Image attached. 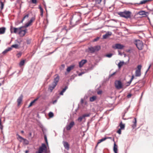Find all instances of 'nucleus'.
I'll use <instances>...</instances> for the list:
<instances>
[{
  "mask_svg": "<svg viewBox=\"0 0 153 153\" xmlns=\"http://www.w3.org/2000/svg\"><path fill=\"white\" fill-rule=\"evenodd\" d=\"M97 99V97L95 96H93L90 98V101L92 102L94 101Z\"/></svg>",
  "mask_w": 153,
  "mask_h": 153,
  "instance_id": "nucleus-26",
  "label": "nucleus"
},
{
  "mask_svg": "<svg viewBox=\"0 0 153 153\" xmlns=\"http://www.w3.org/2000/svg\"><path fill=\"white\" fill-rule=\"evenodd\" d=\"M134 121L133 122V124L132 126L133 129H134L136 127L137 125V119L136 118H134Z\"/></svg>",
  "mask_w": 153,
  "mask_h": 153,
  "instance_id": "nucleus-24",
  "label": "nucleus"
},
{
  "mask_svg": "<svg viewBox=\"0 0 153 153\" xmlns=\"http://www.w3.org/2000/svg\"><path fill=\"white\" fill-rule=\"evenodd\" d=\"M88 50H89V51L91 53H93L95 52L94 47H93L91 46L90 47H88Z\"/></svg>",
  "mask_w": 153,
  "mask_h": 153,
  "instance_id": "nucleus-23",
  "label": "nucleus"
},
{
  "mask_svg": "<svg viewBox=\"0 0 153 153\" xmlns=\"http://www.w3.org/2000/svg\"><path fill=\"white\" fill-rule=\"evenodd\" d=\"M74 125V121H71L70 123L68 125L66 126V130H69L73 127Z\"/></svg>",
  "mask_w": 153,
  "mask_h": 153,
  "instance_id": "nucleus-8",
  "label": "nucleus"
},
{
  "mask_svg": "<svg viewBox=\"0 0 153 153\" xmlns=\"http://www.w3.org/2000/svg\"><path fill=\"white\" fill-rule=\"evenodd\" d=\"M6 28L5 27H2L0 28V34H4Z\"/></svg>",
  "mask_w": 153,
  "mask_h": 153,
  "instance_id": "nucleus-21",
  "label": "nucleus"
},
{
  "mask_svg": "<svg viewBox=\"0 0 153 153\" xmlns=\"http://www.w3.org/2000/svg\"><path fill=\"white\" fill-rule=\"evenodd\" d=\"M48 116L50 118H52L53 117V113L51 111L48 114Z\"/></svg>",
  "mask_w": 153,
  "mask_h": 153,
  "instance_id": "nucleus-36",
  "label": "nucleus"
},
{
  "mask_svg": "<svg viewBox=\"0 0 153 153\" xmlns=\"http://www.w3.org/2000/svg\"><path fill=\"white\" fill-rule=\"evenodd\" d=\"M65 67V64L61 65V66L60 67L59 69L60 71H62L64 70Z\"/></svg>",
  "mask_w": 153,
  "mask_h": 153,
  "instance_id": "nucleus-33",
  "label": "nucleus"
},
{
  "mask_svg": "<svg viewBox=\"0 0 153 153\" xmlns=\"http://www.w3.org/2000/svg\"><path fill=\"white\" fill-rule=\"evenodd\" d=\"M119 126L120 127V129L122 130L124 129L125 127V124H123L122 122H121L119 124Z\"/></svg>",
  "mask_w": 153,
  "mask_h": 153,
  "instance_id": "nucleus-29",
  "label": "nucleus"
},
{
  "mask_svg": "<svg viewBox=\"0 0 153 153\" xmlns=\"http://www.w3.org/2000/svg\"><path fill=\"white\" fill-rule=\"evenodd\" d=\"M102 91L101 90H100L97 92V93L99 95L101 94L102 93Z\"/></svg>",
  "mask_w": 153,
  "mask_h": 153,
  "instance_id": "nucleus-61",
  "label": "nucleus"
},
{
  "mask_svg": "<svg viewBox=\"0 0 153 153\" xmlns=\"http://www.w3.org/2000/svg\"><path fill=\"white\" fill-rule=\"evenodd\" d=\"M31 2L33 4H36L37 2V0H31Z\"/></svg>",
  "mask_w": 153,
  "mask_h": 153,
  "instance_id": "nucleus-58",
  "label": "nucleus"
},
{
  "mask_svg": "<svg viewBox=\"0 0 153 153\" xmlns=\"http://www.w3.org/2000/svg\"><path fill=\"white\" fill-rule=\"evenodd\" d=\"M87 62L86 59H82L79 62V66L80 68L82 67L84 64L86 63Z\"/></svg>",
  "mask_w": 153,
  "mask_h": 153,
  "instance_id": "nucleus-12",
  "label": "nucleus"
},
{
  "mask_svg": "<svg viewBox=\"0 0 153 153\" xmlns=\"http://www.w3.org/2000/svg\"><path fill=\"white\" fill-rule=\"evenodd\" d=\"M3 126L2 124L1 118H0V129L2 130L3 129Z\"/></svg>",
  "mask_w": 153,
  "mask_h": 153,
  "instance_id": "nucleus-38",
  "label": "nucleus"
},
{
  "mask_svg": "<svg viewBox=\"0 0 153 153\" xmlns=\"http://www.w3.org/2000/svg\"><path fill=\"white\" fill-rule=\"evenodd\" d=\"M113 141H114V139H113ZM117 145L116 144L115 142H114V143L113 147V151L114 153H118L117 152Z\"/></svg>",
  "mask_w": 153,
  "mask_h": 153,
  "instance_id": "nucleus-15",
  "label": "nucleus"
},
{
  "mask_svg": "<svg viewBox=\"0 0 153 153\" xmlns=\"http://www.w3.org/2000/svg\"><path fill=\"white\" fill-rule=\"evenodd\" d=\"M84 74V72H81L78 74V75L79 76H81L82 74Z\"/></svg>",
  "mask_w": 153,
  "mask_h": 153,
  "instance_id": "nucleus-62",
  "label": "nucleus"
},
{
  "mask_svg": "<svg viewBox=\"0 0 153 153\" xmlns=\"http://www.w3.org/2000/svg\"><path fill=\"white\" fill-rule=\"evenodd\" d=\"M99 39L100 37H97L96 38H95L94 39V40H93V42H94L97 41Z\"/></svg>",
  "mask_w": 153,
  "mask_h": 153,
  "instance_id": "nucleus-53",
  "label": "nucleus"
},
{
  "mask_svg": "<svg viewBox=\"0 0 153 153\" xmlns=\"http://www.w3.org/2000/svg\"><path fill=\"white\" fill-rule=\"evenodd\" d=\"M40 127L42 129V131H43V128H44V126H43L42 125V124H41L40 125Z\"/></svg>",
  "mask_w": 153,
  "mask_h": 153,
  "instance_id": "nucleus-59",
  "label": "nucleus"
},
{
  "mask_svg": "<svg viewBox=\"0 0 153 153\" xmlns=\"http://www.w3.org/2000/svg\"><path fill=\"white\" fill-rule=\"evenodd\" d=\"M112 34V33L111 32H107L103 36V39H105L108 37L111 36Z\"/></svg>",
  "mask_w": 153,
  "mask_h": 153,
  "instance_id": "nucleus-11",
  "label": "nucleus"
},
{
  "mask_svg": "<svg viewBox=\"0 0 153 153\" xmlns=\"http://www.w3.org/2000/svg\"><path fill=\"white\" fill-rule=\"evenodd\" d=\"M44 140H45V141L46 143V144L47 145H48V140H47V136L45 134L44 135Z\"/></svg>",
  "mask_w": 153,
  "mask_h": 153,
  "instance_id": "nucleus-41",
  "label": "nucleus"
},
{
  "mask_svg": "<svg viewBox=\"0 0 153 153\" xmlns=\"http://www.w3.org/2000/svg\"><path fill=\"white\" fill-rule=\"evenodd\" d=\"M102 0H95V1L97 4H100Z\"/></svg>",
  "mask_w": 153,
  "mask_h": 153,
  "instance_id": "nucleus-50",
  "label": "nucleus"
},
{
  "mask_svg": "<svg viewBox=\"0 0 153 153\" xmlns=\"http://www.w3.org/2000/svg\"><path fill=\"white\" fill-rule=\"evenodd\" d=\"M25 63V60H23L21 61L19 64V65L20 66H22L24 65Z\"/></svg>",
  "mask_w": 153,
  "mask_h": 153,
  "instance_id": "nucleus-35",
  "label": "nucleus"
},
{
  "mask_svg": "<svg viewBox=\"0 0 153 153\" xmlns=\"http://www.w3.org/2000/svg\"><path fill=\"white\" fill-rule=\"evenodd\" d=\"M57 84L55 83V82H53V83L52 84V85H51V86H52L53 88H55V87L57 85Z\"/></svg>",
  "mask_w": 153,
  "mask_h": 153,
  "instance_id": "nucleus-46",
  "label": "nucleus"
},
{
  "mask_svg": "<svg viewBox=\"0 0 153 153\" xmlns=\"http://www.w3.org/2000/svg\"><path fill=\"white\" fill-rule=\"evenodd\" d=\"M16 135L18 136V137H17L18 140H19V139H20L23 140V143L24 145H27L29 144V142L26 139L24 138L22 136L19 135L18 134H17Z\"/></svg>",
  "mask_w": 153,
  "mask_h": 153,
  "instance_id": "nucleus-5",
  "label": "nucleus"
},
{
  "mask_svg": "<svg viewBox=\"0 0 153 153\" xmlns=\"http://www.w3.org/2000/svg\"><path fill=\"white\" fill-rule=\"evenodd\" d=\"M111 137H103L102 139H100L98 140V142H97V144H99L100 143L102 142L105 141L106 139L108 138H111Z\"/></svg>",
  "mask_w": 153,
  "mask_h": 153,
  "instance_id": "nucleus-18",
  "label": "nucleus"
},
{
  "mask_svg": "<svg viewBox=\"0 0 153 153\" xmlns=\"http://www.w3.org/2000/svg\"><path fill=\"white\" fill-rule=\"evenodd\" d=\"M90 113L87 114H84L82 115L83 118H84L85 117H89L90 116Z\"/></svg>",
  "mask_w": 153,
  "mask_h": 153,
  "instance_id": "nucleus-37",
  "label": "nucleus"
},
{
  "mask_svg": "<svg viewBox=\"0 0 153 153\" xmlns=\"http://www.w3.org/2000/svg\"><path fill=\"white\" fill-rule=\"evenodd\" d=\"M134 43L138 50H141L143 49V44L142 41L140 40H136Z\"/></svg>",
  "mask_w": 153,
  "mask_h": 153,
  "instance_id": "nucleus-2",
  "label": "nucleus"
},
{
  "mask_svg": "<svg viewBox=\"0 0 153 153\" xmlns=\"http://www.w3.org/2000/svg\"><path fill=\"white\" fill-rule=\"evenodd\" d=\"M22 53L21 52H19L17 54V56L18 58H19L22 55Z\"/></svg>",
  "mask_w": 153,
  "mask_h": 153,
  "instance_id": "nucleus-55",
  "label": "nucleus"
},
{
  "mask_svg": "<svg viewBox=\"0 0 153 153\" xmlns=\"http://www.w3.org/2000/svg\"><path fill=\"white\" fill-rule=\"evenodd\" d=\"M84 118L82 116H82H80L78 118V120L79 121V122H81L82 121V119Z\"/></svg>",
  "mask_w": 153,
  "mask_h": 153,
  "instance_id": "nucleus-42",
  "label": "nucleus"
},
{
  "mask_svg": "<svg viewBox=\"0 0 153 153\" xmlns=\"http://www.w3.org/2000/svg\"><path fill=\"white\" fill-rule=\"evenodd\" d=\"M55 50L53 51L52 52H50L49 53H48V54L47 55H46V56H48V55H49L52 54L53 53L54 51H55Z\"/></svg>",
  "mask_w": 153,
  "mask_h": 153,
  "instance_id": "nucleus-63",
  "label": "nucleus"
},
{
  "mask_svg": "<svg viewBox=\"0 0 153 153\" xmlns=\"http://www.w3.org/2000/svg\"><path fill=\"white\" fill-rule=\"evenodd\" d=\"M121 130L122 129L120 128L117 131V132L119 134H121Z\"/></svg>",
  "mask_w": 153,
  "mask_h": 153,
  "instance_id": "nucleus-52",
  "label": "nucleus"
},
{
  "mask_svg": "<svg viewBox=\"0 0 153 153\" xmlns=\"http://www.w3.org/2000/svg\"><path fill=\"white\" fill-rule=\"evenodd\" d=\"M10 32L11 33H15L16 34L18 33V34L19 30L17 28L15 27H13L12 28V27H11Z\"/></svg>",
  "mask_w": 153,
  "mask_h": 153,
  "instance_id": "nucleus-9",
  "label": "nucleus"
},
{
  "mask_svg": "<svg viewBox=\"0 0 153 153\" xmlns=\"http://www.w3.org/2000/svg\"><path fill=\"white\" fill-rule=\"evenodd\" d=\"M134 75H133L131 76V77L130 81L127 82V85H126V86H128L130 85L131 84V83L132 82L133 80L134 79Z\"/></svg>",
  "mask_w": 153,
  "mask_h": 153,
  "instance_id": "nucleus-20",
  "label": "nucleus"
},
{
  "mask_svg": "<svg viewBox=\"0 0 153 153\" xmlns=\"http://www.w3.org/2000/svg\"><path fill=\"white\" fill-rule=\"evenodd\" d=\"M94 67V65H91V66L90 67H89L88 68V70H91L93 69Z\"/></svg>",
  "mask_w": 153,
  "mask_h": 153,
  "instance_id": "nucleus-39",
  "label": "nucleus"
},
{
  "mask_svg": "<svg viewBox=\"0 0 153 153\" xmlns=\"http://www.w3.org/2000/svg\"><path fill=\"white\" fill-rule=\"evenodd\" d=\"M141 67H142V66L141 65H138L137 66V68H138L137 69V70H140V71H141Z\"/></svg>",
  "mask_w": 153,
  "mask_h": 153,
  "instance_id": "nucleus-48",
  "label": "nucleus"
},
{
  "mask_svg": "<svg viewBox=\"0 0 153 153\" xmlns=\"http://www.w3.org/2000/svg\"><path fill=\"white\" fill-rule=\"evenodd\" d=\"M124 46L120 44H116L114 46H113L112 48L114 49H122Z\"/></svg>",
  "mask_w": 153,
  "mask_h": 153,
  "instance_id": "nucleus-6",
  "label": "nucleus"
},
{
  "mask_svg": "<svg viewBox=\"0 0 153 153\" xmlns=\"http://www.w3.org/2000/svg\"><path fill=\"white\" fill-rule=\"evenodd\" d=\"M35 18L34 17H33L30 19V21L28 22L29 23L31 24L35 20Z\"/></svg>",
  "mask_w": 153,
  "mask_h": 153,
  "instance_id": "nucleus-34",
  "label": "nucleus"
},
{
  "mask_svg": "<svg viewBox=\"0 0 153 153\" xmlns=\"http://www.w3.org/2000/svg\"><path fill=\"white\" fill-rule=\"evenodd\" d=\"M147 14H149V12H146L145 11L142 10L138 12L137 13V14H139L140 15H145V16H147Z\"/></svg>",
  "mask_w": 153,
  "mask_h": 153,
  "instance_id": "nucleus-10",
  "label": "nucleus"
},
{
  "mask_svg": "<svg viewBox=\"0 0 153 153\" xmlns=\"http://www.w3.org/2000/svg\"><path fill=\"white\" fill-rule=\"evenodd\" d=\"M72 28L71 27H70L69 28H67V27L65 26H64V27L61 29V32H63L65 34H66L68 31L70 30Z\"/></svg>",
  "mask_w": 153,
  "mask_h": 153,
  "instance_id": "nucleus-7",
  "label": "nucleus"
},
{
  "mask_svg": "<svg viewBox=\"0 0 153 153\" xmlns=\"http://www.w3.org/2000/svg\"><path fill=\"white\" fill-rule=\"evenodd\" d=\"M117 13L121 17L126 19L131 18V12L129 11L125 10L123 12H118Z\"/></svg>",
  "mask_w": 153,
  "mask_h": 153,
  "instance_id": "nucleus-1",
  "label": "nucleus"
},
{
  "mask_svg": "<svg viewBox=\"0 0 153 153\" xmlns=\"http://www.w3.org/2000/svg\"><path fill=\"white\" fill-rule=\"evenodd\" d=\"M75 66L74 65H71L70 66L68 67L66 69L67 72L68 73L71 70L73 69Z\"/></svg>",
  "mask_w": 153,
  "mask_h": 153,
  "instance_id": "nucleus-13",
  "label": "nucleus"
},
{
  "mask_svg": "<svg viewBox=\"0 0 153 153\" xmlns=\"http://www.w3.org/2000/svg\"><path fill=\"white\" fill-rule=\"evenodd\" d=\"M29 14H26V15H25L24 17L22 19L23 20H24L25 18H28L29 17Z\"/></svg>",
  "mask_w": 153,
  "mask_h": 153,
  "instance_id": "nucleus-49",
  "label": "nucleus"
},
{
  "mask_svg": "<svg viewBox=\"0 0 153 153\" xmlns=\"http://www.w3.org/2000/svg\"><path fill=\"white\" fill-rule=\"evenodd\" d=\"M27 31V29H26L24 30H23L20 31L19 32L18 34H20L21 32H23V34L22 35L23 36H24L25 35L26 33V32Z\"/></svg>",
  "mask_w": 153,
  "mask_h": 153,
  "instance_id": "nucleus-30",
  "label": "nucleus"
},
{
  "mask_svg": "<svg viewBox=\"0 0 153 153\" xmlns=\"http://www.w3.org/2000/svg\"><path fill=\"white\" fill-rule=\"evenodd\" d=\"M113 55V54L112 53H108L105 55V56L108 58H111Z\"/></svg>",
  "mask_w": 153,
  "mask_h": 153,
  "instance_id": "nucleus-32",
  "label": "nucleus"
},
{
  "mask_svg": "<svg viewBox=\"0 0 153 153\" xmlns=\"http://www.w3.org/2000/svg\"><path fill=\"white\" fill-rule=\"evenodd\" d=\"M33 104H34L33 102H32V101L30 102L29 105L28 106V108H29V107H30L31 106L33 105Z\"/></svg>",
  "mask_w": 153,
  "mask_h": 153,
  "instance_id": "nucleus-56",
  "label": "nucleus"
},
{
  "mask_svg": "<svg viewBox=\"0 0 153 153\" xmlns=\"http://www.w3.org/2000/svg\"><path fill=\"white\" fill-rule=\"evenodd\" d=\"M38 150L43 153V152H44L45 153H47V147L44 143L42 144L41 146L39 147Z\"/></svg>",
  "mask_w": 153,
  "mask_h": 153,
  "instance_id": "nucleus-4",
  "label": "nucleus"
},
{
  "mask_svg": "<svg viewBox=\"0 0 153 153\" xmlns=\"http://www.w3.org/2000/svg\"><path fill=\"white\" fill-rule=\"evenodd\" d=\"M18 46L19 45L18 44H15L12 45L11 47H12V48H15L16 49H17L18 48Z\"/></svg>",
  "mask_w": 153,
  "mask_h": 153,
  "instance_id": "nucleus-40",
  "label": "nucleus"
},
{
  "mask_svg": "<svg viewBox=\"0 0 153 153\" xmlns=\"http://www.w3.org/2000/svg\"><path fill=\"white\" fill-rule=\"evenodd\" d=\"M63 143L65 149L67 150H68L69 149V145L68 143L67 142L64 141H63Z\"/></svg>",
  "mask_w": 153,
  "mask_h": 153,
  "instance_id": "nucleus-14",
  "label": "nucleus"
},
{
  "mask_svg": "<svg viewBox=\"0 0 153 153\" xmlns=\"http://www.w3.org/2000/svg\"><path fill=\"white\" fill-rule=\"evenodd\" d=\"M36 153H43L38 150V151H36Z\"/></svg>",
  "mask_w": 153,
  "mask_h": 153,
  "instance_id": "nucleus-64",
  "label": "nucleus"
},
{
  "mask_svg": "<svg viewBox=\"0 0 153 153\" xmlns=\"http://www.w3.org/2000/svg\"><path fill=\"white\" fill-rule=\"evenodd\" d=\"M54 88H53L52 86H51L50 85L49 86L48 89L50 90L51 92H52V90Z\"/></svg>",
  "mask_w": 153,
  "mask_h": 153,
  "instance_id": "nucleus-45",
  "label": "nucleus"
},
{
  "mask_svg": "<svg viewBox=\"0 0 153 153\" xmlns=\"http://www.w3.org/2000/svg\"><path fill=\"white\" fill-rule=\"evenodd\" d=\"M94 47V50L95 52L97 51L100 50L101 48V47L100 45H97Z\"/></svg>",
  "mask_w": 153,
  "mask_h": 153,
  "instance_id": "nucleus-22",
  "label": "nucleus"
},
{
  "mask_svg": "<svg viewBox=\"0 0 153 153\" xmlns=\"http://www.w3.org/2000/svg\"><path fill=\"white\" fill-rule=\"evenodd\" d=\"M0 3L1 5V10H2L4 8V3L1 1L0 2Z\"/></svg>",
  "mask_w": 153,
  "mask_h": 153,
  "instance_id": "nucleus-44",
  "label": "nucleus"
},
{
  "mask_svg": "<svg viewBox=\"0 0 153 153\" xmlns=\"http://www.w3.org/2000/svg\"><path fill=\"white\" fill-rule=\"evenodd\" d=\"M132 96V94H128L127 96V97L128 98H130V97H131V96Z\"/></svg>",
  "mask_w": 153,
  "mask_h": 153,
  "instance_id": "nucleus-60",
  "label": "nucleus"
},
{
  "mask_svg": "<svg viewBox=\"0 0 153 153\" xmlns=\"http://www.w3.org/2000/svg\"><path fill=\"white\" fill-rule=\"evenodd\" d=\"M32 39L30 38L27 39H26V42L27 44L29 45L30 44L31 42Z\"/></svg>",
  "mask_w": 153,
  "mask_h": 153,
  "instance_id": "nucleus-31",
  "label": "nucleus"
},
{
  "mask_svg": "<svg viewBox=\"0 0 153 153\" xmlns=\"http://www.w3.org/2000/svg\"><path fill=\"white\" fill-rule=\"evenodd\" d=\"M116 73V71L114 72L111 74H110L109 76V78H110L113 76Z\"/></svg>",
  "mask_w": 153,
  "mask_h": 153,
  "instance_id": "nucleus-51",
  "label": "nucleus"
},
{
  "mask_svg": "<svg viewBox=\"0 0 153 153\" xmlns=\"http://www.w3.org/2000/svg\"><path fill=\"white\" fill-rule=\"evenodd\" d=\"M23 27H23V26L19 28H18V30H19V32L20 31L23 30L22 29V28Z\"/></svg>",
  "mask_w": 153,
  "mask_h": 153,
  "instance_id": "nucleus-54",
  "label": "nucleus"
},
{
  "mask_svg": "<svg viewBox=\"0 0 153 153\" xmlns=\"http://www.w3.org/2000/svg\"><path fill=\"white\" fill-rule=\"evenodd\" d=\"M135 75L136 76H141V71L136 70L135 71Z\"/></svg>",
  "mask_w": 153,
  "mask_h": 153,
  "instance_id": "nucleus-25",
  "label": "nucleus"
},
{
  "mask_svg": "<svg viewBox=\"0 0 153 153\" xmlns=\"http://www.w3.org/2000/svg\"><path fill=\"white\" fill-rule=\"evenodd\" d=\"M114 85L116 88L118 90L123 88V85L120 80H116L114 82Z\"/></svg>",
  "mask_w": 153,
  "mask_h": 153,
  "instance_id": "nucleus-3",
  "label": "nucleus"
},
{
  "mask_svg": "<svg viewBox=\"0 0 153 153\" xmlns=\"http://www.w3.org/2000/svg\"><path fill=\"white\" fill-rule=\"evenodd\" d=\"M68 87L67 85L65 86V88H63L61 91L59 93V95H63L64 93L66 91V90L68 88Z\"/></svg>",
  "mask_w": 153,
  "mask_h": 153,
  "instance_id": "nucleus-19",
  "label": "nucleus"
},
{
  "mask_svg": "<svg viewBox=\"0 0 153 153\" xmlns=\"http://www.w3.org/2000/svg\"><path fill=\"white\" fill-rule=\"evenodd\" d=\"M59 80V77L58 75H57L56 77L54 78V81L53 82H55V83L57 84Z\"/></svg>",
  "mask_w": 153,
  "mask_h": 153,
  "instance_id": "nucleus-28",
  "label": "nucleus"
},
{
  "mask_svg": "<svg viewBox=\"0 0 153 153\" xmlns=\"http://www.w3.org/2000/svg\"><path fill=\"white\" fill-rule=\"evenodd\" d=\"M23 97V96L22 94H21L17 99V102H18V105H19L21 103V102L22 100Z\"/></svg>",
  "mask_w": 153,
  "mask_h": 153,
  "instance_id": "nucleus-16",
  "label": "nucleus"
},
{
  "mask_svg": "<svg viewBox=\"0 0 153 153\" xmlns=\"http://www.w3.org/2000/svg\"><path fill=\"white\" fill-rule=\"evenodd\" d=\"M30 25V24L28 22L26 23L25 25L23 26V27L25 28H26L29 27Z\"/></svg>",
  "mask_w": 153,
  "mask_h": 153,
  "instance_id": "nucleus-43",
  "label": "nucleus"
},
{
  "mask_svg": "<svg viewBox=\"0 0 153 153\" xmlns=\"http://www.w3.org/2000/svg\"><path fill=\"white\" fill-rule=\"evenodd\" d=\"M8 51H9L7 49V48L2 53L3 54H5L6 53H7Z\"/></svg>",
  "mask_w": 153,
  "mask_h": 153,
  "instance_id": "nucleus-47",
  "label": "nucleus"
},
{
  "mask_svg": "<svg viewBox=\"0 0 153 153\" xmlns=\"http://www.w3.org/2000/svg\"><path fill=\"white\" fill-rule=\"evenodd\" d=\"M152 0H143L140 1L139 3H134V4H137L138 5L145 4L149 1H151Z\"/></svg>",
  "mask_w": 153,
  "mask_h": 153,
  "instance_id": "nucleus-17",
  "label": "nucleus"
},
{
  "mask_svg": "<svg viewBox=\"0 0 153 153\" xmlns=\"http://www.w3.org/2000/svg\"><path fill=\"white\" fill-rule=\"evenodd\" d=\"M124 62L123 61H120L118 64L119 68H120L122 66L124 65Z\"/></svg>",
  "mask_w": 153,
  "mask_h": 153,
  "instance_id": "nucleus-27",
  "label": "nucleus"
},
{
  "mask_svg": "<svg viewBox=\"0 0 153 153\" xmlns=\"http://www.w3.org/2000/svg\"><path fill=\"white\" fill-rule=\"evenodd\" d=\"M15 43H17L19 44H18L19 45H20L21 42V41H19L17 40H16L15 41Z\"/></svg>",
  "mask_w": 153,
  "mask_h": 153,
  "instance_id": "nucleus-57",
  "label": "nucleus"
}]
</instances>
